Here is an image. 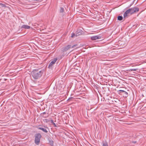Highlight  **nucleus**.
Listing matches in <instances>:
<instances>
[{
  "label": "nucleus",
  "mask_w": 146,
  "mask_h": 146,
  "mask_svg": "<svg viewBox=\"0 0 146 146\" xmlns=\"http://www.w3.org/2000/svg\"><path fill=\"white\" fill-rule=\"evenodd\" d=\"M75 36H76V35L74 33H72V35H71V37H73Z\"/></svg>",
  "instance_id": "nucleus-16"
},
{
  "label": "nucleus",
  "mask_w": 146,
  "mask_h": 146,
  "mask_svg": "<svg viewBox=\"0 0 146 146\" xmlns=\"http://www.w3.org/2000/svg\"><path fill=\"white\" fill-rule=\"evenodd\" d=\"M103 146H108V144L107 143H106L103 144Z\"/></svg>",
  "instance_id": "nucleus-15"
},
{
  "label": "nucleus",
  "mask_w": 146,
  "mask_h": 146,
  "mask_svg": "<svg viewBox=\"0 0 146 146\" xmlns=\"http://www.w3.org/2000/svg\"><path fill=\"white\" fill-rule=\"evenodd\" d=\"M56 60L57 59H54V60L51 61L49 64V66H51L53 64H54L55 63V62H56Z\"/></svg>",
  "instance_id": "nucleus-6"
},
{
  "label": "nucleus",
  "mask_w": 146,
  "mask_h": 146,
  "mask_svg": "<svg viewBox=\"0 0 146 146\" xmlns=\"http://www.w3.org/2000/svg\"><path fill=\"white\" fill-rule=\"evenodd\" d=\"M137 70V69H130L129 70H127V71H136Z\"/></svg>",
  "instance_id": "nucleus-12"
},
{
  "label": "nucleus",
  "mask_w": 146,
  "mask_h": 146,
  "mask_svg": "<svg viewBox=\"0 0 146 146\" xmlns=\"http://www.w3.org/2000/svg\"><path fill=\"white\" fill-rule=\"evenodd\" d=\"M73 46H77V45H74Z\"/></svg>",
  "instance_id": "nucleus-22"
},
{
  "label": "nucleus",
  "mask_w": 146,
  "mask_h": 146,
  "mask_svg": "<svg viewBox=\"0 0 146 146\" xmlns=\"http://www.w3.org/2000/svg\"><path fill=\"white\" fill-rule=\"evenodd\" d=\"M82 31L81 30H78L77 31V32L79 33V34H76V36H78L81 35L82 33Z\"/></svg>",
  "instance_id": "nucleus-7"
},
{
  "label": "nucleus",
  "mask_w": 146,
  "mask_h": 146,
  "mask_svg": "<svg viewBox=\"0 0 146 146\" xmlns=\"http://www.w3.org/2000/svg\"><path fill=\"white\" fill-rule=\"evenodd\" d=\"M51 122V123H53L54 124H55V123L53 122V121L52 120H50Z\"/></svg>",
  "instance_id": "nucleus-18"
},
{
  "label": "nucleus",
  "mask_w": 146,
  "mask_h": 146,
  "mask_svg": "<svg viewBox=\"0 0 146 146\" xmlns=\"http://www.w3.org/2000/svg\"><path fill=\"white\" fill-rule=\"evenodd\" d=\"M41 137L40 134L38 133L36 135L35 137V143L36 145H38L39 143L40 138Z\"/></svg>",
  "instance_id": "nucleus-2"
},
{
  "label": "nucleus",
  "mask_w": 146,
  "mask_h": 146,
  "mask_svg": "<svg viewBox=\"0 0 146 146\" xmlns=\"http://www.w3.org/2000/svg\"><path fill=\"white\" fill-rule=\"evenodd\" d=\"M134 13L138 12L139 11V9L137 7H133Z\"/></svg>",
  "instance_id": "nucleus-9"
},
{
  "label": "nucleus",
  "mask_w": 146,
  "mask_h": 146,
  "mask_svg": "<svg viewBox=\"0 0 146 146\" xmlns=\"http://www.w3.org/2000/svg\"><path fill=\"white\" fill-rule=\"evenodd\" d=\"M130 10L129 11H130V14H132L134 13V11L133 9V8H132L129 9Z\"/></svg>",
  "instance_id": "nucleus-10"
},
{
  "label": "nucleus",
  "mask_w": 146,
  "mask_h": 146,
  "mask_svg": "<svg viewBox=\"0 0 146 146\" xmlns=\"http://www.w3.org/2000/svg\"><path fill=\"white\" fill-rule=\"evenodd\" d=\"M38 129L42 130L44 132L47 133V130L43 128L42 127H39Z\"/></svg>",
  "instance_id": "nucleus-8"
},
{
  "label": "nucleus",
  "mask_w": 146,
  "mask_h": 146,
  "mask_svg": "<svg viewBox=\"0 0 146 146\" xmlns=\"http://www.w3.org/2000/svg\"><path fill=\"white\" fill-rule=\"evenodd\" d=\"M30 28V27L27 25H22L21 27V28L22 29H29Z\"/></svg>",
  "instance_id": "nucleus-5"
},
{
  "label": "nucleus",
  "mask_w": 146,
  "mask_h": 146,
  "mask_svg": "<svg viewBox=\"0 0 146 146\" xmlns=\"http://www.w3.org/2000/svg\"><path fill=\"white\" fill-rule=\"evenodd\" d=\"M76 34H79V33L77 32V33Z\"/></svg>",
  "instance_id": "nucleus-20"
},
{
  "label": "nucleus",
  "mask_w": 146,
  "mask_h": 146,
  "mask_svg": "<svg viewBox=\"0 0 146 146\" xmlns=\"http://www.w3.org/2000/svg\"><path fill=\"white\" fill-rule=\"evenodd\" d=\"M31 74L34 78L37 79L42 76V72L41 71L34 70L31 72Z\"/></svg>",
  "instance_id": "nucleus-1"
},
{
  "label": "nucleus",
  "mask_w": 146,
  "mask_h": 146,
  "mask_svg": "<svg viewBox=\"0 0 146 146\" xmlns=\"http://www.w3.org/2000/svg\"><path fill=\"white\" fill-rule=\"evenodd\" d=\"M0 5L2 7H6V5H5L1 3H0Z\"/></svg>",
  "instance_id": "nucleus-14"
},
{
  "label": "nucleus",
  "mask_w": 146,
  "mask_h": 146,
  "mask_svg": "<svg viewBox=\"0 0 146 146\" xmlns=\"http://www.w3.org/2000/svg\"><path fill=\"white\" fill-rule=\"evenodd\" d=\"M123 19V17L122 16H119L117 17V20L121 21V20Z\"/></svg>",
  "instance_id": "nucleus-11"
},
{
  "label": "nucleus",
  "mask_w": 146,
  "mask_h": 146,
  "mask_svg": "<svg viewBox=\"0 0 146 146\" xmlns=\"http://www.w3.org/2000/svg\"><path fill=\"white\" fill-rule=\"evenodd\" d=\"M120 92H124L126 93H127L125 92V91H123V90H119V91Z\"/></svg>",
  "instance_id": "nucleus-17"
},
{
  "label": "nucleus",
  "mask_w": 146,
  "mask_h": 146,
  "mask_svg": "<svg viewBox=\"0 0 146 146\" xmlns=\"http://www.w3.org/2000/svg\"><path fill=\"white\" fill-rule=\"evenodd\" d=\"M100 37L99 36H94L91 37V38L92 40H95L100 38Z\"/></svg>",
  "instance_id": "nucleus-3"
},
{
  "label": "nucleus",
  "mask_w": 146,
  "mask_h": 146,
  "mask_svg": "<svg viewBox=\"0 0 146 146\" xmlns=\"http://www.w3.org/2000/svg\"><path fill=\"white\" fill-rule=\"evenodd\" d=\"M40 0H36L37 1H39Z\"/></svg>",
  "instance_id": "nucleus-21"
},
{
  "label": "nucleus",
  "mask_w": 146,
  "mask_h": 146,
  "mask_svg": "<svg viewBox=\"0 0 146 146\" xmlns=\"http://www.w3.org/2000/svg\"><path fill=\"white\" fill-rule=\"evenodd\" d=\"M129 9L127 10L123 14L124 18H125L127 16L128 14L129 13L130 14V11Z\"/></svg>",
  "instance_id": "nucleus-4"
},
{
  "label": "nucleus",
  "mask_w": 146,
  "mask_h": 146,
  "mask_svg": "<svg viewBox=\"0 0 146 146\" xmlns=\"http://www.w3.org/2000/svg\"><path fill=\"white\" fill-rule=\"evenodd\" d=\"M45 121H46V122H47V120H46V119H45Z\"/></svg>",
  "instance_id": "nucleus-19"
},
{
  "label": "nucleus",
  "mask_w": 146,
  "mask_h": 146,
  "mask_svg": "<svg viewBox=\"0 0 146 146\" xmlns=\"http://www.w3.org/2000/svg\"><path fill=\"white\" fill-rule=\"evenodd\" d=\"M60 12H63L64 11V9L63 7H61L60 10Z\"/></svg>",
  "instance_id": "nucleus-13"
}]
</instances>
